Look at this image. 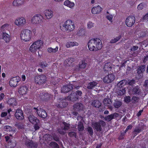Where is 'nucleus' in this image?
Wrapping results in <instances>:
<instances>
[{
    "mask_svg": "<svg viewBox=\"0 0 148 148\" xmlns=\"http://www.w3.org/2000/svg\"><path fill=\"white\" fill-rule=\"evenodd\" d=\"M88 49L90 51H95L101 49L102 44L101 40L99 39L92 38L88 41Z\"/></svg>",
    "mask_w": 148,
    "mask_h": 148,
    "instance_id": "obj_1",
    "label": "nucleus"
},
{
    "mask_svg": "<svg viewBox=\"0 0 148 148\" xmlns=\"http://www.w3.org/2000/svg\"><path fill=\"white\" fill-rule=\"evenodd\" d=\"M75 28L74 23L71 20H68L60 26V29L64 32H71Z\"/></svg>",
    "mask_w": 148,
    "mask_h": 148,
    "instance_id": "obj_2",
    "label": "nucleus"
},
{
    "mask_svg": "<svg viewBox=\"0 0 148 148\" xmlns=\"http://www.w3.org/2000/svg\"><path fill=\"white\" fill-rule=\"evenodd\" d=\"M32 36V31L29 29H24L20 33V38L23 41L27 42L30 40Z\"/></svg>",
    "mask_w": 148,
    "mask_h": 148,
    "instance_id": "obj_3",
    "label": "nucleus"
},
{
    "mask_svg": "<svg viewBox=\"0 0 148 148\" xmlns=\"http://www.w3.org/2000/svg\"><path fill=\"white\" fill-rule=\"evenodd\" d=\"M43 41L38 40L33 42L30 46L29 51L32 53H35L37 49H40L42 46Z\"/></svg>",
    "mask_w": 148,
    "mask_h": 148,
    "instance_id": "obj_4",
    "label": "nucleus"
},
{
    "mask_svg": "<svg viewBox=\"0 0 148 148\" xmlns=\"http://www.w3.org/2000/svg\"><path fill=\"white\" fill-rule=\"evenodd\" d=\"M43 18V16L40 14H36L32 18L31 23L34 25H39L41 23Z\"/></svg>",
    "mask_w": 148,
    "mask_h": 148,
    "instance_id": "obj_5",
    "label": "nucleus"
},
{
    "mask_svg": "<svg viewBox=\"0 0 148 148\" xmlns=\"http://www.w3.org/2000/svg\"><path fill=\"white\" fill-rule=\"evenodd\" d=\"M82 92L77 90L76 92L71 94L67 97V99L71 101H75L81 97Z\"/></svg>",
    "mask_w": 148,
    "mask_h": 148,
    "instance_id": "obj_6",
    "label": "nucleus"
},
{
    "mask_svg": "<svg viewBox=\"0 0 148 148\" xmlns=\"http://www.w3.org/2000/svg\"><path fill=\"white\" fill-rule=\"evenodd\" d=\"M26 23L25 18L23 16H20L17 18L14 21V24L17 26L23 27Z\"/></svg>",
    "mask_w": 148,
    "mask_h": 148,
    "instance_id": "obj_7",
    "label": "nucleus"
},
{
    "mask_svg": "<svg viewBox=\"0 0 148 148\" xmlns=\"http://www.w3.org/2000/svg\"><path fill=\"white\" fill-rule=\"evenodd\" d=\"M34 110L40 117L43 118H45L47 116V113L43 109L38 107L37 108H34Z\"/></svg>",
    "mask_w": 148,
    "mask_h": 148,
    "instance_id": "obj_8",
    "label": "nucleus"
},
{
    "mask_svg": "<svg viewBox=\"0 0 148 148\" xmlns=\"http://www.w3.org/2000/svg\"><path fill=\"white\" fill-rule=\"evenodd\" d=\"M105 125V122L102 120L99 121V123L95 122L92 123V126L97 131H101L102 129L101 126L104 127Z\"/></svg>",
    "mask_w": 148,
    "mask_h": 148,
    "instance_id": "obj_9",
    "label": "nucleus"
},
{
    "mask_svg": "<svg viewBox=\"0 0 148 148\" xmlns=\"http://www.w3.org/2000/svg\"><path fill=\"white\" fill-rule=\"evenodd\" d=\"M115 78L113 74H110L105 76L103 79V82L106 84H109L112 82Z\"/></svg>",
    "mask_w": 148,
    "mask_h": 148,
    "instance_id": "obj_10",
    "label": "nucleus"
},
{
    "mask_svg": "<svg viewBox=\"0 0 148 148\" xmlns=\"http://www.w3.org/2000/svg\"><path fill=\"white\" fill-rule=\"evenodd\" d=\"M0 39H3L7 43H9L11 40L10 35L3 31L1 32H0Z\"/></svg>",
    "mask_w": 148,
    "mask_h": 148,
    "instance_id": "obj_11",
    "label": "nucleus"
},
{
    "mask_svg": "<svg viewBox=\"0 0 148 148\" xmlns=\"http://www.w3.org/2000/svg\"><path fill=\"white\" fill-rule=\"evenodd\" d=\"M135 18L133 16H130L128 17L125 20V24L129 27L132 26L135 22Z\"/></svg>",
    "mask_w": 148,
    "mask_h": 148,
    "instance_id": "obj_12",
    "label": "nucleus"
},
{
    "mask_svg": "<svg viewBox=\"0 0 148 148\" xmlns=\"http://www.w3.org/2000/svg\"><path fill=\"white\" fill-rule=\"evenodd\" d=\"M62 125L64 126V127H61V129L58 130V132L61 134H64L66 131L69 128L70 125L66 123L65 122H63Z\"/></svg>",
    "mask_w": 148,
    "mask_h": 148,
    "instance_id": "obj_13",
    "label": "nucleus"
},
{
    "mask_svg": "<svg viewBox=\"0 0 148 148\" xmlns=\"http://www.w3.org/2000/svg\"><path fill=\"white\" fill-rule=\"evenodd\" d=\"M21 80L19 77L16 76L12 78L9 82L10 86L12 87H15L17 86V83Z\"/></svg>",
    "mask_w": 148,
    "mask_h": 148,
    "instance_id": "obj_14",
    "label": "nucleus"
},
{
    "mask_svg": "<svg viewBox=\"0 0 148 148\" xmlns=\"http://www.w3.org/2000/svg\"><path fill=\"white\" fill-rule=\"evenodd\" d=\"M78 86H73L72 84L64 86L62 88L61 92L64 93H67L73 88H75L78 89Z\"/></svg>",
    "mask_w": 148,
    "mask_h": 148,
    "instance_id": "obj_15",
    "label": "nucleus"
},
{
    "mask_svg": "<svg viewBox=\"0 0 148 148\" xmlns=\"http://www.w3.org/2000/svg\"><path fill=\"white\" fill-rule=\"evenodd\" d=\"M46 79V77L45 76L43 75H40L37 76L36 78V82L38 84H43L45 82Z\"/></svg>",
    "mask_w": 148,
    "mask_h": 148,
    "instance_id": "obj_16",
    "label": "nucleus"
},
{
    "mask_svg": "<svg viewBox=\"0 0 148 148\" xmlns=\"http://www.w3.org/2000/svg\"><path fill=\"white\" fill-rule=\"evenodd\" d=\"M15 116L18 120H22L24 119L22 111L20 109H18L16 110Z\"/></svg>",
    "mask_w": 148,
    "mask_h": 148,
    "instance_id": "obj_17",
    "label": "nucleus"
},
{
    "mask_svg": "<svg viewBox=\"0 0 148 148\" xmlns=\"http://www.w3.org/2000/svg\"><path fill=\"white\" fill-rule=\"evenodd\" d=\"M43 13L45 18L47 19H50L53 16V11L50 9L45 10Z\"/></svg>",
    "mask_w": 148,
    "mask_h": 148,
    "instance_id": "obj_18",
    "label": "nucleus"
},
{
    "mask_svg": "<svg viewBox=\"0 0 148 148\" xmlns=\"http://www.w3.org/2000/svg\"><path fill=\"white\" fill-rule=\"evenodd\" d=\"M28 119L31 123L33 124L39 123V121L33 115H31L28 117Z\"/></svg>",
    "mask_w": 148,
    "mask_h": 148,
    "instance_id": "obj_19",
    "label": "nucleus"
},
{
    "mask_svg": "<svg viewBox=\"0 0 148 148\" xmlns=\"http://www.w3.org/2000/svg\"><path fill=\"white\" fill-rule=\"evenodd\" d=\"M119 116V114H118L116 113H114L106 116L105 118V119L106 121H109L112 119L118 117Z\"/></svg>",
    "mask_w": 148,
    "mask_h": 148,
    "instance_id": "obj_20",
    "label": "nucleus"
},
{
    "mask_svg": "<svg viewBox=\"0 0 148 148\" xmlns=\"http://www.w3.org/2000/svg\"><path fill=\"white\" fill-rule=\"evenodd\" d=\"M26 145L28 147L34 148L37 147L36 143H34L32 140H27L25 142Z\"/></svg>",
    "mask_w": 148,
    "mask_h": 148,
    "instance_id": "obj_21",
    "label": "nucleus"
},
{
    "mask_svg": "<svg viewBox=\"0 0 148 148\" xmlns=\"http://www.w3.org/2000/svg\"><path fill=\"white\" fill-rule=\"evenodd\" d=\"M28 88L26 86H22L19 88L18 92L19 93L22 95L26 94L27 92Z\"/></svg>",
    "mask_w": 148,
    "mask_h": 148,
    "instance_id": "obj_22",
    "label": "nucleus"
},
{
    "mask_svg": "<svg viewBox=\"0 0 148 148\" xmlns=\"http://www.w3.org/2000/svg\"><path fill=\"white\" fill-rule=\"evenodd\" d=\"M102 10L101 8L98 5L96 7H93L92 9L91 12L94 14L99 13Z\"/></svg>",
    "mask_w": 148,
    "mask_h": 148,
    "instance_id": "obj_23",
    "label": "nucleus"
},
{
    "mask_svg": "<svg viewBox=\"0 0 148 148\" xmlns=\"http://www.w3.org/2000/svg\"><path fill=\"white\" fill-rule=\"evenodd\" d=\"M25 2V0H14L13 2V5L18 6L23 4Z\"/></svg>",
    "mask_w": 148,
    "mask_h": 148,
    "instance_id": "obj_24",
    "label": "nucleus"
},
{
    "mask_svg": "<svg viewBox=\"0 0 148 148\" xmlns=\"http://www.w3.org/2000/svg\"><path fill=\"white\" fill-rule=\"evenodd\" d=\"M133 88V89L130 90V91L131 92L132 94L134 95H138L139 94L140 92V90L139 86H136L134 88Z\"/></svg>",
    "mask_w": 148,
    "mask_h": 148,
    "instance_id": "obj_25",
    "label": "nucleus"
},
{
    "mask_svg": "<svg viewBox=\"0 0 148 148\" xmlns=\"http://www.w3.org/2000/svg\"><path fill=\"white\" fill-rule=\"evenodd\" d=\"M74 109L77 111H79L83 109V105L81 103L75 104L73 106Z\"/></svg>",
    "mask_w": 148,
    "mask_h": 148,
    "instance_id": "obj_26",
    "label": "nucleus"
},
{
    "mask_svg": "<svg viewBox=\"0 0 148 148\" xmlns=\"http://www.w3.org/2000/svg\"><path fill=\"white\" fill-rule=\"evenodd\" d=\"M64 5L69 8H72L75 5L74 3L71 2L69 0L65 1L64 3Z\"/></svg>",
    "mask_w": 148,
    "mask_h": 148,
    "instance_id": "obj_27",
    "label": "nucleus"
},
{
    "mask_svg": "<svg viewBox=\"0 0 148 148\" xmlns=\"http://www.w3.org/2000/svg\"><path fill=\"white\" fill-rule=\"evenodd\" d=\"M126 85H127V80L123 79L119 82L117 84V86L119 88H123V87Z\"/></svg>",
    "mask_w": 148,
    "mask_h": 148,
    "instance_id": "obj_28",
    "label": "nucleus"
},
{
    "mask_svg": "<svg viewBox=\"0 0 148 148\" xmlns=\"http://www.w3.org/2000/svg\"><path fill=\"white\" fill-rule=\"evenodd\" d=\"M78 45V43L76 42H67L66 45V47L67 48H69L73 47L74 46H77Z\"/></svg>",
    "mask_w": 148,
    "mask_h": 148,
    "instance_id": "obj_29",
    "label": "nucleus"
},
{
    "mask_svg": "<svg viewBox=\"0 0 148 148\" xmlns=\"http://www.w3.org/2000/svg\"><path fill=\"white\" fill-rule=\"evenodd\" d=\"M125 90L124 88H119L116 91V94L118 95H122L125 93Z\"/></svg>",
    "mask_w": 148,
    "mask_h": 148,
    "instance_id": "obj_30",
    "label": "nucleus"
},
{
    "mask_svg": "<svg viewBox=\"0 0 148 148\" xmlns=\"http://www.w3.org/2000/svg\"><path fill=\"white\" fill-rule=\"evenodd\" d=\"M112 65L110 62L106 63L104 66L103 69L105 71H110L112 69Z\"/></svg>",
    "mask_w": 148,
    "mask_h": 148,
    "instance_id": "obj_31",
    "label": "nucleus"
},
{
    "mask_svg": "<svg viewBox=\"0 0 148 148\" xmlns=\"http://www.w3.org/2000/svg\"><path fill=\"white\" fill-rule=\"evenodd\" d=\"M8 103L10 105L12 106H16L17 104L16 100L14 98L9 99L8 100Z\"/></svg>",
    "mask_w": 148,
    "mask_h": 148,
    "instance_id": "obj_32",
    "label": "nucleus"
},
{
    "mask_svg": "<svg viewBox=\"0 0 148 148\" xmlns=\"http://www.w3.org/2000/svg\"><path fill=\"white\" fill-rule=\"evenodd\" d=\"M11 27V25L8 24L6 23L2 25L1 27L2 31L8 30Z\"/></svg>",
    "mask_w": 148,
    "mask_h": 148,
    "instance_id": "obj_33",
    "label": "nucleus"
},
{
    "mask_svg": "<svg viewBox=\"0 0 148 148\" xmlns=\"http://www.w3.org/2000/svg\"><path fill=\"white\" fill-rule=\"evenodd\" d=\"M67 105V103L66 102L62 101H61L60 102L59 104L56 105V106L57 107L61 108H64L66 107Z\"/></svg>",
    "mask_w": 148,
    "mask_h": 148,
    "instance_id": "obj_34",
    "label": "nucleus"
},
{
    "mask_svg": "<svg viewBox=\"0 0 148 148\" xmlns=\"http://www.w3.org/2000/svg\"><path fill=\"white\" fill-rule=\"evenodd\" d=\"M142 129L140 127H136L133 132V134L134 135V137L137 135L138 133H140L142 131Z\"/></svg>",
    "mask_w": 148,
    "mask_h": 148,
    "instance_id": "obj_35",
    "label": "nucleus"
},
{
    "mask_svg": "<svg viewBox=\"0 0 148 148\" xmlns=\"http://www.w3.org/2000/svg\"><path fill=\"white\" fill-rule=\"evenodd\" d=\"M103 103L105 106H109L111 105L112 101L110 99L106 98L103 100Z\"/></svg>",
    "mask_w": 148,
    "mask_h": 148,
    "instance_id": "obj_36",
    "label": "nucleus"
},
{
    "mask_svg": "<svg viewBox=\"0 0 148 148\" xmlns=\"http://www.w3.org/2000/svg\"><path fill=\"white\" fill-rule=\"evenodd\" d=\"M97 83L95 82L89 83L88 84L87 88L88 89H92L97 85Z\"/></svg>",
    "mask_w": 148,
    "mask_h": 148,
    "instance_id": "obj_37",
    "label": "nucleus"
},
{
    "mask_svg": "<svg viewBox=\"0 0 148 148\" xmlns=\"http://www.w3.org/2000/svg\"><path fill=\"white\" fill-rule=\"evenodd\" d=\"M58 46H56L55 49H53L51 47H49L48 48L47 51L48 52L50 53H56L58 51Z\"/></svg>",
    "mask_w": 148,
    "mask_h": 148,
    "instance_id": "obj_38",
    "label": "nucleus"
},
{
    "mask_svg": "<svg viewBox=\"0 0 148 148\" xmlns=\"http://www.w3.org/2000/svg\"><path fill=\"white\" fill-rule=\"evenodd\" d=\"M145 66L143 65L140 66L138 69V73L139 74L142 73L145 71Z\"/></svg>",
    "mask_w": 148,
    "mask_h": 148,
    "instance_id": "obj_39",
    "label": "nucleus"
},
{
    "mask_svg": "<svg viewBox=\"0 0 148 148\" xmlns=\"http://www.w3.org/2000/svg\"><path fill=\"white\" fill-rule=\"evenodd\" d=\"M92 105L96 108L99 107L101 105V103L99 101H94L92 103Z\"/></svg>",
    "mask_w": 148,
    "mask_h": 148,
    "instance_id": "obj_40",
    "label": "nucleus"
},
{
    "mask_svg": "<svg viewBox=\"0 0 148 148\" xmlns=\"http://www.w3.org/2000/svg\"><path fill=\"white\" fill-rule=\"evenodd\" d=\"M122 105L121 102L119 101H116L114 103V107L116 108H118L120 107Z\"/></svg>",
    "mask_w": 148,
    "mask_h": 148,
    "instance_id": "obj_41",
    "label": "nucleus"
},
{
    "mask_svg": "<svg viewBox=\"0 0 148 148\" xmlns=\"http://www.w3.org/2000/svg\"><path fill=\"white\" fill-rule=\"evenodd\" d=\"M146 7V5L144 3H141L138 5L137 8L138 10H141Z\"/></svg>",
    "mask_w": 148,
    "mask_h": 148,
    "instance_id": "obj_42",
    "label": "nucleus"
},
{
    "mask_svg": "<svg viewBox=\"0 0 148 148\" xmlns=\"http://www.w3.org/2000/svg\"><path fill=\"white\" fill-rule=\"evenodd\" d=\"M78 129L79 131H83L84 129V127L82 123L79 122L78 125Z\"/></svg>",
    "mask_w": 148,
    "mask_h": 148,
    "instance_id": "obj_43",
    "label": "nucleus"
},
{
    "mask_svg": "<svg viewBox=\"0 0 148 148\" xmlns=\"http://www.w3.org/2000/svg\"><path fill=\"white\" fill-rule=\"evenodd\" d=\"M50 148H57L58 146L57 144L55 142H52L49 144Z\"/></svg>",
    "mask_w": 148,
    "mask_h": 148,
    "instance_id": "obj_44",
    "label": "nucleus"
},
{
    "mask_svg": "<svg viewBox=\"0 0 148 148\" xmlns=\"http://www.w3.org/2000/svg\"><path fill=\"white\" fill-rule=\"evenodd\" d=\"M38 95H39V97L41 99H45V97L48 95V93L47 92L43 93H40L39 94H38Z\"/></svg>",
    "mask_w": 148,
    "mask_h": 148,
    "instance_id": "obj_45",
    "label": "nucleus"
},
{
    "mask_svg": "<svg viewBox=\"0 0 148 148\" xmlns=\"http://www.w3.org/2000/svg\"><path fill=\"white\" fill-rule=\"evenodd\" d=\"M86 66V64L83 61H82L79 64V68L81 69H84Z\"/></svg>",
    "mask_w": 148,
    "mask_h": 148,
    "instance_id": "obj_46",
    "label": "nucleus"
},
{
    "mask_svg": "<svg viewBox=\"0 0 148 148\" xmlns=\"http://www.w3.org/2000/svg\"><path fill=\"white\" fill-rule=\"evenodd\" d=\"M121 36L120 35L118 36L116 38H114V39H112L110 41L111 43H114L117 41H118L121 38Z\"/></svg>",
    "mask_w": 148,
    "mask_h": 148,
    "instance_id": "obj_47",
    "label": "nucleus"
},
{
    "mask_svg": "<svg viewBox=\"0 0 148 148\" xmlns=\"http://www.w3.org/2000/svg\"><path fill=\"white\" fill-rule=\"evenodd\" d=\"M47 64L46 62H42L40 64V67L42 68L47 66Z\"/></svg>",
    "mask_w": 148,
    "mask_h": 148,
    "instance_id": "obj_48",
    "label": "nucleus"
},
{
    "mask_svg": "<svg viewBox=\"0 0 148 148\" xmlns=\"http://www.w3.org/2000/svg\"><path fill=\"white\" fill-rule=\"evenodd\" d=\"M4 130L7 131H12V127L9 126H6L4 127Z\"/></svg>",
    "mask_w": 148,
    "mask_h": 148,
    "instance_id": "obj_49",
    "label": "nucleus"
},
{
    "mask_svg": "<svg viewBox=\"0 0 148 148\" xmlns=\"http://www.w3.org/2000/svg\"><path fill=\"white\" fill-rule=\"evenodd\" d=\"M87 130L90 135H92L93 134V130L91 127H88L87 128Z\"/></svg>",
    "mask_w": 148,
    "mask_h": 148,
    "instance_id": "obj_50",
    "label": "nucleus"
},
{
    "mask_svg": "<svg viewBox=\"0 0 148 148\" xmlns=\"http://www.w3.org/2000/svg\"><path fill=\"white\" fill-rule=\"evenodd\" d=\"M94 23L91 22L89 21L88 23L87 24V27L88 29H90L92 28L94 26Z\"/></svg>",
    "mask_w": 148,
    "mask_h": 148,
    "instance_id": "obj_51",
    "label": "nucleus"
},
{
    "mask_svg": "<svg viewBox=\"0 0 148 148\" xmlns=\"http://www.w3.org/2000/svg\"><path fill=\"white\" fill-rule=\"evenodd\" d=\"M138 98L136 96H133L132 99V101L133 103H136L138 101Z\"/></svg>",
    "mask_w": 148,
    "mask_h": 148,
    "instance_id": "obj_52",
    "label": "nucleus"
},
{
    "mask_svg": "<svg viewBox=\"0 0 148 148\" xmlns=\"http://www.w3.org/2000/svg\"><path fill=\"white\" fill-rule=\"evenodd\" d=\"M124 101L126 103H129L131 101V99L130 97L129 96H126L124 98Z\"/></svg>",
    "mask_w": 148,
    "mask_h": 148,
    "instance_id": "obj_53",
    "label": "nucleus"
},
{
    "mask_svg": "<svg viewBox=\"0 0 148 148\" xmlns=\"http://www.w3.org/2000/svg\"><path fill=\"white\" fill-rule=\"evenodd\" d=\"M135 83V81L134 80H130L127 81V84L129 85H132Z\"/></svg>",
    "mask_w": 148,
    "mask_h": 148,
    "instance_id": "obj_54",
    "label": "nucleus"
},
{
    "mask_svg": "<svg viewBox=\"0 0 148 148\" xmlns=\"http://www.w3.org/2000/svg\"><path fill=\"white\" fill-rule=\"evenodd\" d=\"M113 18V16L111 14H109L107 16V18L111 22H112Z\"/></svg>",
    "mask_w": 148,
    "mask_h": 148,
    "instance_id": "obj_55",
    "label": "nucleus"
},
{
    "mask_svg": "<svg viewBox=\"0 0 148 148\" xmlns=\"http://www.w3.org/2000/svg\"><path fill=\"white\" fill-rule=\"evenodd\" d=\"M69 135L71 137H76V134L74 132H71L69 133Z\"/></svg>",
    "mask_w": 148,
    "mask_h": 148,
    "instance_id": "obj_56",
    "label": "nucleus"
},
{
    "mask_svg": "<svg viewBox=\"0 0 148 148\" xmlns=\"http://www.w3.org/2000/svg\"><path fill=\"white\" fill-rule=\"evenodd\" d=\"M5 138L7 142H8V141H9L10 142L9 143L10 144V145H11L10 144L11 143V138L8 136H5Z\"/></svg>",
    "mask_w": 148,
    "mask_h": 148,
    "instance_id": "obj_57",
    "label": "nucleus"
},
{
    "mask_svg": "<svg viewBox=\"0 0 148 148\" xmlns=\"http://www.w3.org/2000/svg\"><path fill=\"white\" fill-rule=\"evenodd\" d=\"M34 128L35 129V130H37L39 129L40 128L39 126V123H37L35 124H34Z\"/></svg>",
    "mask_w": 148,
    "mask_h": 148,
    "instance_id": "obj_58",
    "label": "nucleus"
},
{
    "mask_svg": "<svg viewBox=\"0 0 148 148\" xmlns=\"http://www.w3.org/2000/svg\"><path fill=\"white\" fill-rule=\"evenodd\" d=\"M138 47L134 46L131 49V51H134L138 49Z\"/></svg>",
    "mask_w": 148,
    "mask_h": 148,
    "instance_id": "obj_59",
    "label": "nucleus"
},
{
    "mask_svg": "<svg viewBox=\"0 0 148 148\" xmlns=\"http://www.w3.org/2000/svg\"><path fill=\"white\" fill-rule=\"evenodd\" d=\"M142 43V46H143V45H144L145 47L148 46V41L147 40H145L143 43Z\"/></svg>",
    "mask_w": 148,
    "mask_h": 148,
    "instance_id": "obj_60",
    "label": "nucleus"
},
{
    "mask_svg": "<svg viewBox=\"0 0 148 148\" xmlns=\"http://www.w3.org/2000/svg\"><path fill=\"white\" fill-rule=\"evenodd\" d=\"M15 125L17 126L18 128L19 129H22L23 127V125L20 124H16Z\"/></svg>",
    "mask_w": 148,
    "mask_h": 148,
    "instance_id": "obj_61",
    "label": "nucleus"
},
{
    "mask_svg": "<svg viewBox=\"0 0 148 148\" xmlns=\"http://www.w3.org/2000/svg\"><path fill=\"white\" fill-rule=\"evenodd\" d=\"M7 114V113L6 112H2L1 114V117H3L6 116Z\"/></svg>",
    "mask_w": 148,
    "mask_h": 148,
    "instance_id": "obj_62",
    "label": "nucleus"
},
{
    "mask_svg": "<svg viewBox=\"0 0 148 148\" xmlns=\"http://www.w3.org/2000/svg\"><path fill=\"white\" fill-rule=\"evenodd\" d=\"M5 97V95L3 93H1L0 94V101L2 100Z\"/></svg>",
    "mask_w": 148,
    "mask_h": 148,
    "instance_id": "obj_63",
    "label": "nucleus"
},
{
    "mask_svg": "<svg viewBox=\"0 0 148 148\" xmlns=\"http://www.w3.org/2000/svg\"><path fill=\"white\" fill-rule=\"evenodd\" d=\"M144 86L145 87H148V80H146L144 84Z\"/></svg>",
    "mask_w": 148,
    "mask_h": 148,
    "instance_id": "obj_64",
    "label": "nucleus"
}]
</instances>
